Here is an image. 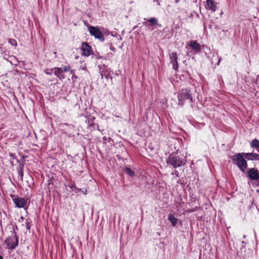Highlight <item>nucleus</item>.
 <instances>
[{"label":"nucleus","instance_id":"f257e3e1","mask_svg":"<svg viewBox=\"0 0 259 259\" xmlns=\"http://www.w3.org/2000/svg\"><path fill=\"white\" fill-rule=\"evenodd\" d=\"M187 153L186 152H178L171 153L166 160L168 164L176 168L185 165L187 163Z\"/></svg>","mask_w":259,"mask_h":259},{"label":"nucleus","instance_id":"f03ea898","mask_svg":"<svg viewBox=\"0 0 259 259\" xmlns=\"http://www.w3.org/2000/svg\"><path fill=\"white\" fill-rule=\"evenodd\" d=\"M178 105L181 107L183 106L185 102L188 101L191 103V106L193 107L192 104L193 99L191 95V91L187 89H183L178 95Z\"/></svg>","mask_w":259,"mask_h":259},{"label":"nucleus","instance_id":"7ed1b4c3","mask_svg":"<svg viewBox=\"0 0 259 259\" xmlns=\"http://www.w3.org/2000/svg\"><path fill=\"white\" fill-rule=\"evenodd\" d=\"M244 153H237L232 156L231 158L233 163L236 164L238 167L242 171L244 172L247 168V163L245 159L243 158V155Z\"/></svg>","mask_w":259,"mask_h":259},{"label":"nucleus","instance_id":"20e7f679","mask_svg":"<svg viewBox=\"0 0 259 259\" xmlns=\"http://www.w3.org/2000/svg\"><path fill=\"white\" fill-rule=\"evenodd\" d=\"M4 242L7 245V248L11 250L14 249L18 246V239L14 229L12 235L7 237Z\"/></svg>","mask_w":259,"mask_h":259},{"label":"nucleus","instance_id":"39448f33","mask_svg":"<svg viewBox=\"0 0 259 259\" xmlns=\"http://www.w3.org/2000/svg\"><path fill=\"white\" fill-rule=\"evenodd\" d=\"M89 30L91 35L94 36L101 41H104V35L98 28L91 26L89 27Z\"/></svg>","mask_w":259,"mask_h":259},{"label":"nucleus","instance_id":"423d86ee","mask_svg":"<svg viewBox=\"0 0 259 259\" xmlns=\"http://www.w3.org/2000/svg\"><path fill=\"white\" fill-rule=\"evenodd\" d=\"M169 59L170 63L172 65V68L175 71H177L179 68L178 56L176 52L169 53Z\"/></svg>","mask_w":259,"mask_h":259},{"label":"nucleus","instance_id":"0eeeda50","mask_svg":"<svg viewBox=\"0 0 259 259\" xmlns=\"http://www.w3.org/2000/svg\"><path fill=\"white\" fill-rule=\"evenodd\" d=\"M81 50L82 56L88 57L91 54L92 48L87 42H84L81 44Z\"/></svg>","mask_w":259,"mask_h":259},{"label":"nucleus","instance_id":"6e6552de","mask_svg":"<svg viewBox=\"0 0 259 259\" xmlns=\"http://www.w3.org/2000/svg\"><path fill=\"white\" fill-rule=\"evenodd\" d=\"M217 2H215L214 0H206V5L205 6V9L207 10H209L212 12H214L218 8Z\"/></svg>","mask_w":259,"mask_h":259},{"label":"nucleus","instance_id":"1a4fd4ad","mask_svg":"<svg viewBox=\"0 0 259 259\" xmlns=\"http://www.w3.org/2000/svg\"><path fill=\"white\" fill-rule=\"evenodd\" d=\"M13 202L16 207L18 208H23L26 205L27 201L24 198L16 197L13 199Z\"/></svg>","mask_w":259,"mask_h":259},{"label":"nucleus","instance_id":"9d476101","mask_svg":"<svg viewBox=\"0 0 259 259\" xmlns=\"http://www.w3.org/2000/svg\"><path fill=\"white\" fill-rule=\"evenodd\" d=\"M17 162L18 163V165L17 168V170L18 174V178L21 181H22L23 179V169L25 163L21 162L18 159H17Z\"/></svg>","mask_w":259,"mask_h":259},{"label":"nucleus","instance_id":"9b49d317","mask_svg":"<svg viewBox=\"0 0 259 259\" xmlns=\"http://www.w3.org/2000/svg\"><path fill=\"white\" fill-rule=\"evenodd\" d=\"M187 45L196 53H199L201 51L200 45L196 40H191L188 42Z\"/></svg>","mask_w":259,"mask_h":259},{"label":"nucleus","instance_id":"f8f14e48","mask_svg":"<svg viewBox=\"0 0 259 259\" xmlns=\"http://www.w3.org/2000/svg\"><path fill=\"white\" fill-rule=\"evenodd\" d=\"M248 176L251 180H259V172L254 168L249 169L248 171Z\"/></svg>","mask_w":259,"mask_h":259},{"label":"nucleus","instance_id":"ddd939ff","mask_svg":"<svg viewBox=\"0 0 259 259\" xmlns=\"http://www.w3.org/2000/svg\"><path fill=\"white\" fill-rule=\"evenodd\" d=\"M245 158L248 160H258L259 154L255 153H245Z\"/></svg>","mask_w":259,"mask_h":259},{"label":"nucleus","instance_id":"4468645a","mask_svg":"<svg viewBox=\"0 0 259 259\" xmlns=\"http://www.w3.org/2000/svg\"><path fill=\"white\" fill-rule=\"evenodd\" d=\"M54 74L59 78L60 79L65 78V75L63 74V72L62 70V67H55L54 68Z\"/></svg>","mask_w":259,"mask_h":259},{"label":"nucleus","instance_id":"2eb2a0df","mask_svg":"<svg viewBox=\"0 0 259 259\" xmlns=\"http://www.w3.org/2000/svg\"><path fill=\"white\" fill-rule=\"evenodd\" d=\"M168 220L171 223L173 227H176L178 222V219L174 217L172 214H169L168 215Z\"/></svg>","mask_w":259,"mask_h":259},{"label":"nucleus","instance_id":"dca6fc26","mask_svg":"<svg viewBox=\"0 0 259 259\" xmlns=\"http://www.w3.org/2000/svg\"><path fill=\"white\" fill-rule=\"evenodd\" d=\"M250 147L251 148H255L256 149L259 147V141L255 139L251 141L250 142Z\"/></svg>","mask_w":259,"mask_h":259},{"label":"nucleus","instance_id":"f3484780","mask_svg":"<svg viewBox=\"0 0 259 259\" xmlns=\"http://www.w3.org/2000/svg\"><path fill=\"white\" fill-rule=\"evenodd\" d=\"M20 219L22 220V222L24 221L25 225H26V229L27 230H29L30 229V227H31V221H30V220L28 219H25L23 217H21Z\"/></svg>","mask_w":259,"mask_h":259},{"label":"nucleus","instance_id":"a211bd4d","mask_svg":"<svg viewBox=\"0 0 259 259\" xmlns=\"http://www.w3.org/2000/svg\"><path fill=\"white\" fill-rule=\"evenodd\" d=\"M123 171L126 175L131 176V177L135 176V172L128 167H125Z\"/></svg>","mask_w":259,"mask_h":259},{"label":"nucleus","instance_id":"6ab92c4d","mask_svg":"<svg viewBox=\"0 0 259 259\" xmlns=\"http://www.w3.org/2000/svg\"><path fill=\"white\" fill-rule=\"evenodd\" d=\"M100 73L102 78L104 77L107 79L109 75V72L107 70H105V68H103L102 70L101 69Z\"/></svg>","mask_w":259,"mask_h":259},{"label":"nucleus","instance_id":"aec40b11","mask_svg":"<svg viewBox=\"0 0 259 259\" xmlns=\"http://www.w3.org/2000/svg\"><path fill=\"white\" fill-rule=\"evenodd\" d=\"M148 21L150 23L151 25H155L157 24L158 23L157 19L155 17L151 18L149 19Z\"/></svg>","mask_w":259,"mask_h":259},{"label":"nucleus","instance_id":"412c9836","mask_svg":"<svg viewBox=\"0 0 259 259\" xmlns=\"http://www.w3.org/2000/svg\"><path fill=\"white\" fill-rule=\"evenodd\" d=\"M68 187L72 189L73 191L75 193H78L79 191H81V189H78L76 187L74 184L71 185L70 186H68Z\"/></svg>","mask_w":259,"mask_h":259},{"label":"nucleus","instance_id":"4be33fe9","mask_svg":"<svg viewBox=\"0 0 259 259\" xmlns=\"http://www.w3.org/2000/svg\"><path fill=\"white\" fill-rule=\"evenodd\" d=\"M8 41V42L9 44H10L12 46H14L15 47H17V42L16 40L15 39L9 38Z\"/></svg>","mask_w":259,"mask_h":259},{"label":"nucleus","instance_id":"5701e85b","mask_svg":"<svg viewBox=\"0 0 259 259\" xmlns=\"http://www.w3.org/2000/svg\"><path fill=\"white\" fill-rule=\"evenodd\" d=\"M54 68L47 69L44 70V72L48 75H52Z\"/></svg>","mask_w":259,"mask_h":259},{"label":"nucleus","instance_id":"b1692460","mask_svg":"<svg viewBox=\"0 0 259 259\" xmlns=\"http://www.w3.org/2000/svg\"><path fill=\"white\" fill-rule=\"evenodd\" d=\"M62 70L63 72H67V71H70L71 67L69 65L65 66L64 67L62 68Z\"/></svg>","mask_w":259,"mask_h":259},{"label":"nucleus","instance_id":"393cba45","mask_svg":"<svg viewBox=\"0 0 259 259\" xmlns=\"http://www.w3.org/2000/svg\"><path fill=\"white\" fill-rule=\"evenodd\" d=\"M70 73L72 74V79H76L77 77L75 75L74 71L73 70H70Z\"/></svg>","mask_w":259,"mask_h":259},{"label":"nucleus","instance_id":"a878e982","mask_svg":"<svg viewBox=\"0 0 259 259\" xmlns=\"http://www.w3.org/2000/svg\"><path fill=\"white\" fill-rule=\"evenodd\" d=\"M9 155L13 158V159H16V157L15 156V154H13V153H9Z\"/></svg>","mask_w":259,"mask_h":259},{"label":"nucleus","instance_id":"bb28decb","mask_svg":"<svg viewBox=\"0 0 259 259\" xmlns=\"http://www.w3.org/2000/svg\"><path fill=\"white\" fill-rule=\"evenodd\" d=\"M171 174L172 175H175L177 177H179V172H178V171L177 170H175V171L172 172Z\"/></svg>","mask_w":259,"mask_h":259},{"label":"nucleus","instance_id":"cd10ccee","mask_svg":"<svg viewBox=\"0 0 259 259\" xmlns=\"http://www.w3.org/2000/svg\"><path fill=\"white\" fill-rule=\"evenodd\" d=\"M110 49L111 51H112L113 52L115 51V50H116L115 48L112 46H110Z\"/></svg>","mask_w":259,"mask_h":259},{"label":"nucleus","instance_id":"c85d7f7f","mask_svg":"<svg viewBox=\"0 0 259 259\" xmlns=\"http://www.w3.org/2000/svg\"><path fill=\"white\" fill-rule=\"evenodd\" d=\"M154 2H156L157 3V4L159 6H160V2H159V0H153Z\"/></svg>","mask_w":259,"mask_h":259},{"label":"nucleus","instance_id":"c756f323","mask_svg":"<svg viewBox=\"0 0 259 259\" xmlns=\"http://www.w3.org/2000/svg\"><path fill=\"white\" fill-rule=\"evenodd\" d=\"M82 192L84 195H86L87 194V189H84V190H82Z\"/></svg>","mask_w":259,"mask_h":259},{"label":"nucleus","instance_id":"7c9ffc66","mask_svg":"<svg viewBox=\"0 0 259 259\" xmlns=\"http://www.w3.org/2000/svg\"><path fill=\"white\" fill-rule=\"evenodd\" d=\"M221 60H222L221 57H220V58H219V61H218V63H217V65H219L220 63V62H221Z\"/></svg>","mask_w":259,"mask_h":259},{"label":"nucleus","instance_id":"2f4dec72","mask_svg":"<svg viewBox=\"0 0 259 259\" xmlns=\"http://www.w3.org/2000/svg\"><path fill=\"white\" fill-rule=\"evenodd\" d=\"M81 69L82 70H84V69H85V67H81Z\"/></svg>","mask_w":259,"mask_h":259},{"label":"nucleus","instance_id":"473e14b6","mask_svg":"<svg viewBox=\"0 0 259 259\" xmlns=\"http://www.w3.org/2000/svg\"><path fill=\"white\" fill-rule=\"evenodd\" d=\"M195 211V209H191V210H190V212H193Z\"/></svg>","mask_w":259,"mask_h":259},{"label":"nucleus","instance_id":"72a5a7b5","mask_svg":"<svg viewBox=\"0 0 259 259\" xmlns=\"http://www.w3.org/2000/svg\"><path fill=\"white\" fill-rule=\"evenodd\" d=\"M257 151L259 153V147L256 149Z\"/></svg>","mask_w":259,"mask_h":259},{"label":"nucleus","instance_id":"f704fd0d","mask_svg":"<svg viewBox=\"0 0 259 259\" xmlns=\"http://www.w3.org/2000/svg\"><path fill=\"white\" fill-rule=\"evenodd\" d=\"M0 259H4L3 257L1 255H0Z\"/></svg>","mask_w":259,"mask_h":259},{"label":"nucleus","instance_id":"c9c22d12","mask_svg":"<svg viewBox=\"0 0 259 259\" xmlns=\"http://www.w3.org/2000/svg\"><path fill=\"white\" fill-rule=\"evenodd\" d=\"M103 139L105 140H106V138H105V137H104V138H103Z\"/></svg>","mask_w":259,"mask_h":259}]
</instances>
